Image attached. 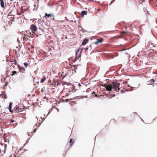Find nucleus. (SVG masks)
<instances>
[{
  "label": "nucleus",
  "instance_id": "nucleus-1",
  "mask_svg": "<svg viewBox=\"0 0 157 157\" xmlns=\"http://www.w3.org/2000/svg\"><path fill=\"white\" fill-rule=\"evenodd\" d=\"M103 86L106 88L107 91H110L112 90L113 92H117L120 90L121 93H123L122 87L120 86V83L117 81L113 82L110 85L105 84Z\"/></svg>",
  "mask_w": 157,
  "mask_h": 157
},
{
  "label": "nucleus",
  "instance_id": "nucleus-2",
  "mask_svg": "<svg viewBox=\"0 0 157 157\" xmlns=\"http://www.w3.org/2000/svg\"><path fill=\"white\" fill-rule=\"evenodd\" d=\"M80 51V49L79 48H78V49L77 51L76 52V56L75 58V60H77L79 58L81 57V54L82 50V49H81L80 53H79Z\"/></svg>",
  "mask_w": 157,
  "mask_h": 157
},
{
  "label": "nucleus",
  "instance_id": "nucleus-3",
  "mask_svg": "<svg viewBox=\"0 0 157 157\" xmlns=\"http://www.w3.org/2000/svg\"><path fill=\"white\" fill-rule=\"evenodd\" d=\"M103 38H101L100 39H98L96 41L94 42V43H92L90 45V46L91 48L92 46L94 44H97L99 43H101L103 41Z\"/></svg>",
  "mask_w": 157,
  "mask_h": 157
},
{
  "label": "nucleus",
  "instance_id": "nucleus-4",
  "mask_svg": "<svg viewBox=\"0 0 157 157\" xmlns=\"http://www.w3.org/2000/svg\"><path fill=\"white\" fill-rule=\"evenodd\" d=\"M30 29L32 31L34 32L36 31L37 29V27L33 24L31 25Z\"/></svg>",
  "mask_w": 157,
  "mask_h": 157
},
{
  "label": "nucleus",
  "instance_id": "nucleus-5",
  "mask_svg": "<svg viewBox=\"0 0 157 157\" xmlns=\"http://www.w3.org/2000/svg\"><path fill=\"white\" fill-rule=\"evenodd\" d=\"M8 18L11 21H13L14 20V16L11 14V12L9 13L8 15Z\"/></svg>",
  "mask_w": 157,
  "mask_h": 157
},
{
  "label": "nucleus",
  "instance_id": "nucleus-6",
  "mask_svg": "<svg viewBox=\"0 0 157 157\" xmlns=\"http://www.w3.org/2000/svg\"><path fill=\"white\" fill-rule=\"evenodd\" d=\"M17 66L19 71L22 73H24V71H25V69L24 67H21L19 64L17 65Z\"/></svg>",
  "mask_w": 157,
  "mask_h": 157
},
{
  "label": "nucleus",
  "instance_id": "nucleus-7",
  "mask_svg": "<svg viewBox=\"0 0 157 157\" xmlns=\"http://www.w3.org/2000/svg\"><path fill=\"white\" fill-rule=\"evenodd\" d=\"M15 111L16 112H20L22 111V109L20 108L19 106L16 105L15 108Z\"/></svg>",
  "mask_w": 157,
  "mask_h": 157
},
{
  "label": "nucleus",
  "instance_id": "nucleus-8",
  "mask_svg": "<svg viewBox=\"0 0 157 157\" xmlns=\"http://www.w3.org/2000/svg\"><path fill=\"white\" fill-rule=\"evenodd\" d=\"M155 80L153 79H152L149 81H148L147 82V84L148 85H152L153 86L154 84Z\"/></svg>",
  "mask_w": 157,
  "mask_h": 157
},
{
  "label": "nucleus",
  "instance_id": "nucleus-9",
  "mask_svg": "<svg viewBox=\"0 0 157 157\" xmlns=\"http://www.w3.org/2000/svg\"><path fill=\"white\" fill-rule=\"evenodd\" d=\"M45 17H53V19H54V15L53 13H51V14H48L47 13H45Z\"/></svg>",
  "mask_w": 157,
  "mask_h": 157
},
{
  "label": "nucleus",
  "instance_id": "nucleus-10",
  "mask_svg": "<svg viewBox=\"0 0 157 157\" xmlns=\"http://www.w3.org/2000/svg\"><path fill=\"white\" fill-rule=\"evenodd\" d=\"M34 33L35 32L32 31V33H30L29 34L27 33V36L29 37H33V35Z\"/></svg>",
  "mask_w": 157,
  "mask_h": 157
},
{
  "label": "nucleus",
  "instance_id": "nucleus-11",
  "mask_svg": "<svg viewBox=\"0 0 157 157\" xmlns=\"http://www.w3.org/2000/svg\"><path fill=\"white\" fill-rule=\"evenodd\" d=\"M0 5L2 7L4 8L5 7L4 2L3 0H0Z\"/></svg>",
  "mask_w": 157,
  "mask_h": 157
},
{
  "label": "nucleus",
  "instance_id": "nucleus-12",
  "mask_svg": "<svg viewBox=\"0 0 157 157\" xmlns=\"http://www.w3.org/2000/svg\"><path fill=\"white\" fill-rule=\"evenodd\" d=\"M87 12L86 11H82L81 13V16L83 17L84 15H86Z\"/></svg>",
  "mask_w": 157,
  "mask_h": 157
},
{
  "label": "nucleus",
  "instance_id": "nucleus-13",
  "mask_svg": "<svg viewBox=\"0 0 157 157\" xmlns=\"http://www.w3.org/2000/svg\"><path fill=\"white\" fill-rule=\"evenodd\" d=\"M88 40L87 39H85L82 43V45H85L88 42Z\"/></svg>",
  "mask_w": 157,
  "mask_h": 157
},
{
  "label": "nucleus",
  "instance_id": "nucleus-14",
  "mask_svg": "<svg viewBox=\"0 0 157 157\" xmlns=\"http://www.w3.org/2000/svg\"><path fill=\"white\" fill-rule=\"evenodd\" d=\"M46 79V78L45 77L43 76L40 80V82L42 83L44 82L45 80Z\"/></svg>",
  "mask_w": 157,
  "mask_h": 157
},
{
  "label": "nucleus",
  "instance_id": "nucleus-15",
  "mask_svg": "<svg viewBox=\"0 0 157 157\" xmlns=\"http://www.w3.org/2000/svg\"><path fill=\"white\" fill-rule=\"evenodd\" d=\"M2 97L3 98H4L5 99L7 98V96L5 93H2Z\"/></svg>",
  "mask_w": 157,
  "mask_h": 157
},
{
  "label": "nucleus",
  "instance_id": "nucleus-16",
  "mask_svg": "<svg viewBox=\"0 0 157 157\" xmlns=\"http://www.w3.org/2000/svg\"><path fill=\"white\" fill-rule=\"evenodd\" d=\"M127 32L126 31H122L121 32V34L123 36H125V34H127Z\"/></svg>",
  "mask_w": 157,
  "mask_h": 157
},
{
  "label": "nucleus",
  "instance_id": "nucleus-17",
  "mask_svg": "<svg viewBox=\"0 0 157 157\" xmlns=\"http://www.w3.org/2000/svg\"><path fill=\"white\" fill-rule=\"evenodd\" d=\"M11 62L12 63L13 62L14 63H13L15 65H18L17 64L16 60L15 59L13 61H11Z\"/></svg>",
  "mask_w": 157,
  "mask_h": 157
},
{
  "label": "nucleus",
  "instance_id": "nucleus-18",
  "mask_svg": "<svg viewBox=\"0 0 157 157\" xmlns=\"http://www.w3.org/2000/svg\"><path fill=\"white\" fill-rule=\"evenodd\" d=\"M17 72L15 71H13L12 72V74L11 75L12 76H13L14 75H17Z\"/></svg>",
  "mask_w": 157,
  "mask_h": 157
},
{
  "label": "nucleus",
  "instance_id": "nucleus-19",
  "mask_svg": "<svg viewBox=\"0 0 157 157\" xmlns=\"http://www.w3.org/2000/svg\"><path fill=\"white\" fill-rule=\"evenodd\" d=\"M74 98H71L67 99L66 100V102H68L69 101H71L73 100V99H74Z\"/></svg>",
  "mask_w": 157,
  "mask_h": 157
},
{
  "label": "nucleus",
  "instance_id": "nucleus-20",
  "mask_svg": "<svg viewBox=\"0 0 157 157\" xmlns=\"http://www.w3.org/2000/svg\"><path fill=\"white\" fill-rule=\"evenodd\" d=\"M14 122V121L12 119L9 120L8 121V122H10V123H13Z\"/></svg>",
  "mask_w": 157,
  "mask_h": 157
},
{
  "label": "nucleus",
  "instance_id": "nucleus-21",
  "mask_svg": "<svg viewBox=\"0 0 157 157\" xmlns=\"http://www.w3.org/2000/svg\"><path fill=\"white\" fill-rule=\"evenodd\" d=\"M73 142H74L73 140L72 139H71L69 141V143H73ZM72 144H70V145H71Z\"/></svg>",
  "mask_w": 157,
  "mask_h": 157
},
{
  "label": "nucleus",
  "instance_id": "nucleus-22",
  "mask_svg": "<svg viewBox=\"0 0 157 157\" xmlns=\"http://www.w3.org/2000/svg\"><path fill=\"white\" fill-rule=\"evenodd\" d=\"M24 65L26 67L28 65V64L27 62H25L24 63Z\"/></svg>",
  "mask_w": 157,
  "mask_h": 157
},
{
  "label": "nucleus",
  "instance_id": "nucleus-23",
  "mask_svg": "<svg viewBox=\"0 0 157 157\" xmlns=\"http://www.w3.org/2000/svg\"><path fill=\"white\" fill-rule=\"evenodd\" d=\"M12 105V103L10 102L9 105V108H11V106Z\"/></svg>",
  "mask_w": 157,
  "mask_h": 157
},
{
  "label": "nucleus",
  "instance_id": "nucleus-24",
  "mask_svg": "<svg viewBox=\"0 0 157 157\" xmlns=\"http://www.w3.org/2000/svg\"><path fill=\"white\" fill-rule=\"evenodd\" d=\"M36 129L35 128L33 130V132H36Z\"/></svg>",
  "mask_w": 157,
  "mask_h": 157
},
{
  "label": "nucleus",
  "instance_id": "nucleus-25",
  "mask_svg": "<svg viewBox=\"0 0 157 157\" xmlns=\"http://www.w3.org/2000/svg\"><path fill=\"white\" fill-rule=\"evenodd\" d=\"M9 110H10V111L11 112V113H13V112L12 111V110H11V108H9Z\"/></svg>",
  "mask_w": 157,
  "mask_h": 157
},
{
  "label": "nucleus",
  "instance_id": "nucleus-26",
  "mask_svg": "<svg viewBox=\"0 0 157 157\" xmlns=\"http://www.w3.org/2000/svg\"><path fill=\"white\" fill-rule=\"evenodd\" d=\"M44 99H46L47 100L48 99V98L47 97H44Z\"/></svg>",
  "mask_w": 157,
  "mask_h": 157
},
{
  "label": "nucleus",
  "instance_id": "nucleus-27",
  "mask_svg": "<svg viewBox=\"0 0 157 157\" xmlns=\"http://www.w3.org/2000/svg\"><path fill=\"white\" fill-rule=\"evenodd\" d=\"M23 39L24 40H25L26 38L25 37H23Z\"/></svg>",
  "mask_w": 157,
  "mask_h": 157
},
{
  "label": "nucleus",
  "instance_id": "nucleus-28",
  "mask_svg": "<svg viewBox=\"0 0 157 157\" xmlns=\"http://www.w3.org/2000/svg\"><path fill=\"white\" fill-rule=\"evenodd\" d=\"M32 133V132H30V133H29V132H28V135L29 136H30V134L31 133Z\"/></svg>",
  "mask_w": 157,
  "mask_h": 157
},
{
  "label": "nucleus",
  "instance_id": "nucleus-29",
  "mask_svg": "<svg viewBox=\"0 0 157 157\" xmlns=\"http://www.w3.org/2000/svg\"><path fill=\"white\" fill-rule=\"evenodd\" d=\"M92 94H94V95H95V96H96L97 97V95L95 94V93H92Z\"/></svg>",
  "mask_w": 157,
  "mask_h": 157
},
{
  "label": "nucleus",
  "instance_id": "nucleus-30",
  "mask_svg": "<svg viewBox=\"0 0 157 157\" xmlns=\"http://www.w3.org/2000/svg\"><path fill=\"white\" fill-rule=\"evenodd\" d=\"M21 13H19V14H18L19 15H21Z\"/></svg>",
  "mask_w": 157,
  "mask_h": 157
},
{
  "label": "nucleus",
  "instance_id": "nucleus-31",
  "mask_svg": "<svg viewBox=\"0 0 157 157\" xmlns=\"http://www.w3.org/2000/svg\"><path fill=\"white\" fill-rule=\"evenodd\" d=\"M88 49V48H86V50H87Z\"/></svg>",
  "mask_w": 157,
  "mask_h": 157
},
{
  "label": "nucleus",
  "instance_id": "nucleus-32",
  "mask_svg": "<svg viewBox=\"0 0 157 157\" xmlns=\"http://www.w3.org/2000/svg\"><path fill=\"white\" fill-rule=\"evenodd\" d=\"M14 157H17L16 156H15Z\"/></svg>",
  "mask_w": 157,
  "mask_h": 157
},
{
  "label": "nucleus",
  "instance_id": "nucleus-33",
  "mask_svg": "<svg viewBox=\"0 0 157 157\" xmlns=\"http://www.w3.org/2000/svg\"><path fill=\"white\" fill-rule=\"evenodd\" d=\"M156 1H157V0H156Z\"/></svg>",
  "mask_w": 157,
  "mask_h": 157
},
{
  "label": "nucleus",
  "instance_id": "nucleus-34",
  "mask_svg": "<svg viewBox=\"0 0 157 157\" xmlns=\"http://www.w3.org/2000/svg\"><path fill=\"white\" fill-rule=\"evenodd\" d=\"M157 85V83H156Z\"/></svg>",
  "mask_w": 157,
  "mask_h": 157
}]
</instances>
